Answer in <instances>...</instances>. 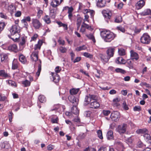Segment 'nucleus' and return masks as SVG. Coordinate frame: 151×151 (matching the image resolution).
I'll return each instance as SVG.
<instances>
[{
	"label": "nucleus",
	"mask_w": 151,
	"mask_h": 151,
	"mask_svg": "<svg viewBox=\"0 0 151 151\" xmlns=\"http://www.w3.org/2000/svg\"><path fill=\"white\" fill-rule=\"evenodd\" d=\"M22 84L24 87L29 86L30 85V82L29 81L26 80L25 81H22Z\"/></svg>",
	"instance_id": "f704fd0d"
},
{
	"label": "nucleus",
	"mask_w": 151,
	"mask_h": 151,
	"mask_svg": "<svg viewBox=\"0 0 151 151\" xmlns=\"http://www.w3.org/2000/svg\"><path fill=\"white\" fill-rule=\"evenodd\" d=\"M63 0H52L50 5L52 7L55 8L59 5Z\"/></svg>",
	"instance_id": "1a4fd4ad"
},
{
	"label": "nucleus",
	"mask_w": 151,
	"mask_h": 151,
	"mask_svg": "<svg viewBox=\"0 0 151 151\" xmlns=\"http://www.w3.org/2000/svg\"><path fill=\"white\" fill-rule=\"evenodd\" d=\"M86 134L85 133H81L79 135L78 137L79 138L83 139L85 138L86 136Z\"/></svg>",
	"instance_id": "6e6d98bb"
},
{
	"label": "nucleus",
	"mask_w": 151,
	"mask_h": 151,
	"mask_svg": "<svg viewBox=\"0 0 151 151\" xmlns=\"http://www.w3.org/2000/svg\"><path fill=\"white\" fill-rule=\"evenodd\" d=\"M136 132L138 134H146L148 132V130L146 128L139 129L136 130Z\"/></svg>",
	"instance_id": "cd10ccee"
},
{
	"label": "nucleus",
	"mask_w": 151,
	"mask_h": 151,
	"mask_svg": "<svg viewBox=\"0 0 151 151\" xmlns=\"http://www.w3.org/2000/svg\"><path fill=\"white\" fill-rule=\"evenodd\" d=\"M115 71L117 73H120L122 74H124L126 73L125 71L122 69L119 68H117L115 70Z\"/></svg>",
	"instance_id": "8fccbe9b"
},
{
	"label": "nucleus",
	"mask_w": 151,
	"mask_h": 151,
	"mask_svg": "<svg viewBox=\"0 0 151 151\" xmlns=\"http://www.w3.org/2000/svg\"><path fill=\"white\" fill-rule=\"evenodd\" d=\"M82 21V19L81 18H78L77 21V30H79L80 27L81 25Z\"/></svg>",
	"instance_id": "79ce46f5"
},
{
	"label": "nucleus",
	"mask_w": 151,
	"mask_h": 151,
	"mask_svg": "<svg viewBox=\"0 0 151 151\" xmlns=\"http://www.w3.org/2000/svg\"><path fill=\"white\" fill-rule=\"evenodd\" d=\"M38 99L40 101L41 103H44L46 101L45 97L43 95H40L38 96Z\"/></svg>",
	"instance_id": "ea45409f"
},
{
	"label": "nucleus",
	"mask_w": 151,
	"mask_h": 151,
	"mask_svg": "<svg viewBox=\"0 0 151 151\" xmlns=\"http://www.w3.org/2000/svg\"><path fill=\"white\" fill-rule=\"evenodd\" d=\"M133 109L134 111H139L141 110V108L139 106H135L134 108Z\"/></svg>",
	"instance_id": "5fc2aeb1"
},
{
	"label": "nucleus",
	"mask_w": 151,
	"mask_h": 151,
	"mask_svg": "<svg viewBox=\"0 0 151 151\" xmlns=\"http://www.w3.org/2000/svg\"><path fill=\"white\" fill-rule=\"evenodd\" d=\"M114 49L112 47H110L108 48L106 52L107 55L110 58L113 56Z\"/></svg>",
	"instance_id": "2eb2a0df"
},
{
	"label": "nucleus",
	"mask_w": 151,
	"mask_h": 151,
	"mask_svg": "<svg viewBox=\"0 0 151 151\" xmlns=\"http://www.w3.org/2000/svg\"><path fill=\"white\" fill-rule=\"evenodd\" d=\"M106 136L108 139H112L113 138V132L112 131H109L107 133Z\"/></svg>",
	"instance_id": "2f4dec72"
},
{
	"label": "nucleus",
	"mask_w": 151,
	"mask_h": 151,
	"mask_svg": "<svg viewBox=\"0 0 151 151\" xmlns=\"http://www.w3.org/2000/svg\"><path fill=\"white\" fill-rule=\"evenodd\" d=\"M19 61L22 63L24 64L26 62V60L25 57L22 55H21L19 56Z\"/></svg>",
	"instance_id": "37998d69"
},
{
	"label": "nucleus",
	"mask_w": 151,
	"mask_h": 151,
	"mask_svg": "<svg viewBox=\"0 0 151 151\" xmlns=\"http://www.w3.org/2000/svg\"><path fill=\"white\" fill-rule=\"evenodd\" d=\"M26 42V38L22 37L21 38V40L20 42V45H23Z\"/></svg>",
	"instance_id": "864d4df0"
},
{
	"label": "nucleus",
	"mask_w": 151,
	"mask_h": 151,
	"mask_svg": "<svg viewBox=\"0 0 151 151\" xmlns=\"http://www.w3.org/2000/svg\"><path fill=\"white\" fill-rule=\"evenodd\" d=\"M0 76L5 78L10 77L9 75L6 73L4 70H0Z\"/></svg>",
	"instance_id": "aec40b11"
},
{
	"label": "nucleus",
	"mask_w": 151,
	"mask_h": 151,
	"mask_svg": "<svg viewBox=\"0 0 151 151\" xmlns=\"http://www.w3.org/2000/svg\"><path fill=\"white\" fill-rule=\"evenodd\" d=\"M79 88H72L70 90V93L71 94L70 95H73L77 94L79 91Z\"/></svg>",
	"instance_id": "72a5a7b5"
},
{
	"label": "nucleus",
	"mask_w": 151,
	"mask_h": 151,
	"mask_svg": "<svg viewBox=\"0 0 151 151\" xmlns=\"http://www.w3.org/2000/svg\"><path fill=\"white\" fill-rule=\"evenodd\" d=\"M56 15V9H52L50 10V16L51 18L54 19Z\"/></svg>",
	"instance_id": "7c9ffc66"
},
{
	"label": "nucleus",
	"mask_w": 151,
	"mask_h": 151,
	"mask_svg": "<svg viewBox=\"0 0 151 151\" xmlns=\"http://www.w3.org/2000/svg\"><path fill=\"white\" fill-rule=\"evenodd\" d=\"M110 117L112 121L117 122L120 118V113L118 111H114L111 113Z\"/></svg>",
	"instance_id": "39448f33"
},
{
	"label": "nucleus",
	"mask_w": 151,
	"mask_h": 151,
	"mask_svg": "<svg viewBox=\"0 0 151 151\" xmlns=\"http://www.w3.org/2000/svg\"><path fill=\"white\" fill-rule=\"evenodd\" d=\"M45 22L47 24H50L51 22L49 17L48 15L45 16L43 18Z\"/></svg>",
	"instance_id": "c03bdc74"
},
{
	"label": "nucleus",
	"mask_w": 151,
	"mask_h": 151,
	"mask_svg": "<svg viewBox=\"0 0 151 151\" xmlns=\"http://www.w3.org/2000/svg\"><path fill=\"white\" fill-rule=\"evenodd\" d=\"M127 127V125L123 124L118 126L117 130L119 134H124L126 132Z\"/></svg>",
	"instance_id": "423d86ee"
},
{
	"label": "nucleus",
	"mask_w": 151,
	"mask_h": 151,
	"mask_svg": "<svg viewBox=\"0 0 151 151\" xmlns=\"http://www.w3.org/2000/svg\"><path fill=\"white\" fill-rule=\"evenodd\" d=\"M68 98L70 102L74 104V105H77L78 101V98L75 97L72 95H70L68 97Z\"/></svg>",
	"instance_id": "f8f14e48"
},
{
	"label": "nucleus",
	"mask_w": 151,
	"mask_h": 151,
	"mask_svg": "<svg viewBox=\"0 0 151 151\" xmlns=\"http://www.w3.org/2000/svg\"><path fill=\"white\" fill-rule=\"evenodd\" d=\"M5 25L4 22L0 23V32H1L4 29Z\"/></svg>",
	"instance_id": "052dcab7"
},
{
	"label": "nucleus",
	"mask_w": 151,
	"mask_h": 151,
	"mask_svg": "<svg viewBox=\"0 0 151 151\" xmlns=\"http://www.w3.org/2000/svg\"><path fill=\"white\" fill-rule=\"evenodd\" d=\"M145 139L148 143H151V136L148 134H145L144 135Z\"/></svg>",
	"instance_id": "c85d7f7f"
},
{
	"label": "nucleus",
	"mask_w": 151,
	"mask_h": 151,
	"mask_svg": "<svg viewBox=\"0 0 151 151\" xmlns=\"http://www.w3.org/2000/svg\"><path fill=\"white\" fill-rule=\"evenodd\" d=\"M103 113L104 115L107 116L110 113V111L109 110H103Z\"/></svg>",
	"instance_id": "680f3d73"
},
{
	"label": "nucleus",
	"mask_w": 151,
	"mask_h": 151,
	"mask_svg": "<svg viewBox=\"0 0 151 151\" xmlns=\"http://www.w3.org/2000/svg\"><path fill=\"white\" fill-rule=\"evenodd\" d=\"M51 74L53 78V81L55 83H58L60 80L59 75L56 73H51Z\"/></svg>",
	"instance_id": "dca6fc26"
},
{
	"label": "nucleus",
	"mask_w": 151,
	"mask_h": 151,
	"mask_svg": "<svg viewBox=\"0 0 151 151\" xmlns=\"http://www.w3.org/2000/svg\"><path fill=\"white\" fill-rule=\"evenodd\" d=\"M107 147H101L98 150V151H107Z\"/></svg>",
	"instance_id": "69168bd1"
},
{
	"label": "nucleus",
	"mask_w": 151,
	"mask_h": 151,
	"mask_svg": "<svg viewBox=\"0 0 151 151\" xmlns=\"http://www.w3.org/2000/svg\"><path fill=\"white\" fill-rule=\"evenodd\" d=\"M83 12L85 14L86 13L88 14H90L91 17H92L93 16L94 14V11L88 9L84 10V12Z\"/></svg>",
	"instance_id": "c9c22d12"
},
{
	"label": "nucleus",
	"mask_w": 151,
	"mask_h": 151,
	"mask_svg": "<svg viewBox=\"0 0 151 151\" xmlns=\"http://www.w3.org/2000/svg\"><path fill=\"white\" fill-rule=\"evenodd\" d=\"M18 64L17 60L16 59H14L12 63V69L13 70L17 69Z\"/></svg>",
	"instance_id": "4be33fe9"
},
{
	"label": "nucleus",
	"mask_w": 151,
	"mask_h": 151,
	"mask_svg": "<svg viewBox=\"0 0 151 151\" xmlns=\"http://www.w3.org/2000/svg\"><path fill=\"white\" fill-rule=\"evenodd\" d=\"M122 21V18L121 16H116L115 19V22L116 23H120Z\"/></svg>",
	"instance_id": "49530a36"
},
{
	"label": "nucleus",
	"mask_w": 151,
	"mask_h": 151,
	"mask_svg": "<svg viewBox=\"0 0 151 151\" xmlns=\"http://www.w3.org/2000/svg\"><path fill=\"white\" fill-rule=\"evenodd\" d=\"M58 119L56 116H53L51 118V122L52 123H57Z\"/></svg>",
	"instance_id": "e433bc0d"
},
{
	"label": "nucleus",
	"mask_w": 151,
	"mask_h": 151,
	"mask_svg": "<svg viewBox=\"0 0 151 151\" xmlns=\"http://www.w3.org/2000/svg\"><path fill=\"white\" fill-rule=\"evenodd\" d=\"M1 61L2 63L5 62L7 61L8 55L7 54L2 53L0 55Z\"/></svg>",
	"instance_id": "6ab92c4d"
},
{
	"label": "nucleus",
	"mask_w": 151,
	"mask_h": 151,
	"mask_svg": "<svg viewBox=\"0 0 151 151\" xmlns=\"http://www.w3.org/2000/svg\"><path fill=\"white\" fill-rule=\"evenodd\" d=\"M83 55L88 58H92L93 57V55L91 54H90L87 53V52H84L83 53Z\"/></svg>",
	"instance_id": "603ef678"
},
{
	"label": "nucleus",
	"mask_w": 151,
	"mask_h": 151,
	"mask_svg": "<svg viewBox=\"0 0 151 151\" xmlns=\"http://www.w3.org/2000/svg\"><path fill=\"white\" fill-rule=\"evenodd\" d=\"M86 36L89 39L92 40L94 43L96 42V40L93 35L92 34H86Z\"/></svg>",
	"instance_id": "58836bf2"
},
{
	"label": "nucleus",
	"mask_w": 151,
	"mask_h": 151,
	"mask_svg": "<svg viewBox=\"0 0 151 151\" xmlns=\"http://www.w3.org/2000/svg\"><path fill=\"white\" fill-rule=\"evenodd\" d=\"M103 14L104 16L106 18L110 19L112 14L110 11L104 10L103 11Z\"/></svg>",
	"instance_id": "412c9836"
},
{
	"label": "nucleus",
	"mask_w": 151,
	"mask_h": 151,
	"mask_svg": "<svg viewBox=\"0 0 151 151\" xmlns=\"http://www.w3.org/2000/svg\"><path fill=\"white\" fill-rule=\"evenodd\" d=\"M8 49L12 51L17 52V46L15 44L12 45L8 47Z\"/></svg>",
	"instance_id": "c756f323"
},
{
	"label": "nucleus",
	"mask_w": 151,
	"mask_h": 151,
	"mask_svg": "<svg viewBox=\"0 0 151 151\" xmlns=\"http://www.w3.org/2000/svg\"><path fill=\"white\" fill-rule=\"evenodd\" d=\"M38 37V35L36 34H35L33 36L31 37V40H30V41H35L36 40L37 38Z\"/></svg>",
	"instance_id": "bf43d9fd"
},
{
	"label": "nucleus",
	"mask_w": 151,
	"mask_h": 151,
	"mask_svg": "<svg viewBox=\"0 0 151 151\" xmlns=\"http://www.w3.org/2000/svg\"><path fill=\"white\" fill-rule=\"evenodd\" d=\"M151 14V10L149 9H147L145 10L141 13L142 16H146Z\"/></svg>",
	"instance_id": "473e14b6"
},
{
	"label": "nucleus",
	"mask_w": 151,
	"mask_h": 151,
	"mask_svg": "<svg viewBox=\"0 0 151 151\" xmlns=\"http://www.w3.org/2000/svg\"><path fill=\"white\" fill-rule=\"evenodd\" d=\"M32 22L33 26L36 29H39L42 25L39 20L36 19H32Z\"/></svg>",
	"instance_id": "0eeeda50"
},
{
	"label": "nucleus",
	"mask_w": 151,
	"mask_h": 151,
	"mask_svg": "<svg viewBox=\"0 0 151 151\" xmlns=\"http://www.w3.org/2000/svg\"><path fill=\"white\" fill-rule=\"evenodd\" d=\"M58 42L60 44L62 45H64L65 43V41L61 39L60 38L58 40Z\"/></svg>",
	"instance_id": "338daca9"
},
{
	"label": "nucleus",
	"mask_w": 151,
	"mask_h": 151,
	"mask_svg": "<svg viewBox=\"0 0 151 151\" xmlns=\"http://www.w3.org/2000/svg\"><path fill=\"white\" fill-rule=\"evenodd\" d=\"M127 66L129 68L132 69L133 68V66L132 64V61L129 60H128L126 61Z\"/></svg>",
	"instance_id": "a18cd8bd"
},
{
	"label": "nucleus",
	"mask_w": 151,
	"mask_h": 151,
	"mask_svg": "<svg viewBox=\"0 0 151 151\" xmlns=\"http://www.w3.org/2000/svg\"><path fill=\"white\" fill-rule=\"evenodd\" d=\"M145 2L143 0H140L135 4L136 9L139 10L141 9L145 5Z\"/></svg>",
	"instance_id": "9b49d317"
},
{
	"label": "nucleus",
	"mask_w": 151,
	"mask_h": 151,
	"mask_svg": "<svg viewBox=\"0 0 151 151\" xmlns=\"http://www.w3.org/2000/svg\"><path fill=\"white\" fill-rule=\"evenodd\" d=\"M86 28L91 30H92V29L91 26H89L88 25L85 23L84 22H83L81 26L80 32L83 33H84L86 31Z\"/></svg>",
	"instance_id": "6e6552de"
},
{
	"label": "nucleus",
	"mask_w": 151,
	"mask_h": 151,
	"mask_svg": "<svg viewBox=\"0 0 151 151\" xmlns=\"http://www.w3.org/2000/svg\"><path fill=\"white\" fill-rule=\"evenodd\" d=\"M87 48L86 47L85 45H83L82 46L78 47H77L75 50L77 51H79L83 50H85Z\"/></svg>",
	"instance_id": "a19ab883"
},
{
	"label": "nucleus",
	"mask_w": 151,
	"mask_h": 151,
	"mask_svg": "<svg viewBox=\"0 0 151 151\" xmlns=\"http://www.w3.org/2000/svg\"><path fill=\"white\" fill-rule=\"evenodd\" d=\"M77 105H73V106L71 109V112L76 115L78 114L79 113V111L76 107Z\"/></svg>",
	"instance_id": "393cba45"
},
{
	"label": "nucleus",
	"mask_w": 151,
	"mask_h": 151,
	"mask_svg": "<svg viewBox=\"0 0 151 151\" xmlns=\"http://www.w3.org/2000/svg\"><path fill=\"white\" fill-rule=\"evenodd\" d=\"M59 50L60 52L62 53H66L67 50V49L63 46H60L59 48Z\"/></svg>",
	"instance_id": "09e8293b"
},
{
	"label": "nucleus",
	"mask_w": 151,
	"mask_h": 151,
	"mask_svg": "<svg viewBox=\"0 0 151 151\" xmlns=\"http://www.w3.org/2000/svg\"><path fill=\"white\" fill-rule=\"evenodd\" d=\"M106 0H97L96 5L99 7H104L106 5Z\"/></svg>",
	"instance_id": "4468645a"
},
{
	"label": "nucleus",
	"mask_w": 151,
	"mask_h": 151,
	"mask_svg": "<svg viewBox=\"0 0 151 151\" xmlns=\"http://www.w3.org/2000/svg\"><path fill=\"white\" fill-rule=\"evenodd\" d=\"M101 35L106 42H110L115 37V35L113 32L104 30L101 32Z\"/></svg>",
	"instance_id": "f03ea898"
},
{
	"label": "nucleus",
	"mask_w": 151,
	"mask_h": 151,
	"mask_svg": "<svg viewBox=\"0 0 151 151\" xmlns=\"http://www.w3.org/2000/svg\"><path fill=\"white\" fill-rule=\"evenodd\" d=\"M10 32L12 35H15L16 36L14 37H11L10 38L14 42L18 41L20 37L19 33L20 32V28L19 25H13L10 29Z\"/></svg>",
	"instance_id": "f257e3e1"
},
{
	"label": "nucleus",
	"mask_w": 151,
	"mask_h": 151,
	"mask_svg": "<svg viewBox=\"0 0 151 151\" xmlns=\"http://www.w3.org/2000/svg\"><path fill=\"white\" fill-rule=\"evenodd\" d=\"M61 70V68L59 66L56 67L55 69V71L56 73H58L60 72Z\"/></svg>",
	"instance_id": "e2e57ef3"
},
{
	"label": "nucleus",
	"mask_w": 151,
	"mask_h": 151,
	"mask_svg": "<svg viewBox=\"0 0 151 151\" xmlns=\"http://www.w3.org/2000/svg\"><path fill=\"white\" fill-rule=\"evenodd\" d=\"M130 56L131 59L133 60H137L139 58L138 54L133 50L130 51Z\"/></svg>",
	"instance_id": "ddd939ff"
},
{
	"label": "nucleus",
	"mask_w": 151,
	"mask_h": 151,
	"mask_svg": "<svg viewBox=\"0 0 151 151\" xmlns=\"http://www.w3.org/2000/svg\"><path fill=\"white\" fill-rule=\"evenodd\" d=\"M8 9L11 14H13L16 11V8L13 4L9 5L8 7Z\"/></svg>",
	"instance_id": "b1692460"
},
{
	"label": "nucleus",
	"mask_w": 151,
	"mask_h": 151,
	"mask_svg": "<svg viewBox=\"0 0 151 151\" xmlns=\"http://www.w3.org/2000/svg\"><path fill=\"white\" fill-rule=\"evenodd\" d=\"M141 43L147 44H149L151 41V38L150 36L147 33H144L141 37L140 38Z\"/></svg>",
	"instance_id": "20e7f679"
},
{
	"label": "nucleus",
	"mask_w": 151,
	"mask_h": 151,
	"mask_svg": "<svg viewBox=\"0 0 151 151\" xmlns=\"http://www.w3.org/2000/svg\"><path fill=\"white\" fill-rule=\"evenodd\" d=\"M116 63L119 64H124L126 63V61L122 57H119L117 58Z\"/></svg>",
	"instance_id": "a878e982"
},
{
	"label": "nucleus",
	"mask_w": 151,
	"mask_h": 151,
	"mask_svg": "<svg viewBox=\"0 0 151 151\" xmlns=\"http://www.w3.org/2000/svg\"><path fill=\"white\" fill-rule=\"evenodd\" d=\"M91 101L90 95L86 96L84 100V104L86 105Z\"/></svg>",
	"instance_id": "bb28decb"
},
{
	"label": "nucleus",
	"mask_w": 151,
	"mask_h": 151,
	"mask_svg": "<svg viewBox=\"0 0 151 151\" xmlns=\"http://www.w3.org/2000/svg\"><path fill=\"white\" fill-rule=\"evenodd\" d=\"M118 53L119 55L121 56L124 55L125 54V50L122 48L119 49Z\"/></svg>",
	"instance_id": "de8ad7c7"
},
{
	"label": "nucleus",
	"mask_w": 151,
	"mask_h": 151,
	"mask_svg": "<svg viewBox=\"0 0 151 151\" xmlns=\"http://www.w3.org/2000/svg\"><path fill=\"white\" fill-rule=\"evenodd\" d=\"M84 6L81 3H79V4L78 9L79 10L83 11L84 9Z\"/></svg>",
	"instance_id": "13d9d810"
},
{
	"label": "nucleus",
	"mask_w": 151,
	"mask_h": 151,
	"mask_svg": "<svg viewBox=\"0 0 151 151\" xmlns=\"http://www.w3.org/2000/svg\"><path fill=\"white\" fill-rule=\"evenodd\" d=\"M99 57L102 62L104 63H107L110 58L108 55L106 56L101 54L99 55Z\"/></svg>",
	"instance_id": "9d476101"
},
{
	"label": "nucleus",
	"mask_w": 151,
	"mask_h": 151,
	"mask_svg": "<svg viewBox=\"0 0 151 151\" xmlns=\"http://www.w3.org/2000/svg\"><path fill=\"white\" fill-rule=\"evenodd\" d=\"M22 14L21 12L20 11H18L15 14V16L17 17H20Z\"/></svg>",
	"instance_id": "774afa93"
},
{
	"label": "nucleus",
	"mask_w": 151,
	"mask_h": 151,
	"mask_svg": "<svg viewBox=\"0 0 151 151\" xmlns=\"http://www.w3.org/2000/svg\"><path fill=\"white\" fill-rule=\"evenodd\" d=\"M57 23L60 27H63L64 28V30H67L68 29V28L67 24L63 23L60 22H58Z\"/></svg>",
	"instance_id": "4c0bfd02"
},
{
	"label": "nucleus",
	"mask_w": 151,
	"mask_h": 151,
	"mask_svg": "<svg viewBox=\"0 0 151 151\" xmlns=\"http://www.w3.org/2000/svg\"><path fill=\"white\" fill-rule=\"evenodd\" d=\"M90 96L91 99V101H96L97 99V97L96 96L93 95H90Z\"/></svg>",
	"instance_id": "0e129e2a"
},
{
	"label": "nucleus",
	"mask_w": 151,
	"mask_h": 151,
	"mask_svg": "<svg viewBox=\"0 0 151 151\" xmlns=\"http://www.w3.org/2000/svg\"><path fill=\"white\" fill-rule=\"evenodd\" d=\"M8 83L9 85L12 86H16V84L14 81L10 80L8 82Z\"/></svg>",
	"instance_id": "4d7b16f0"
},
{
	"label": "nucleus",
	"mask_w": 151,
	"mask_h": 151,
	"mask_svg": "<svg viewBox=\"0 0 151 151\" xmlns=\"http://www.w3.org/2000/svg\"><path fill=\"white\" fill-rule=\"evenodd\" d=\"M117 146V150L118 151H124V148L122 144L120 142H116Z\"/></svg>",
	"instance_id": "a211bd4d"
},
{
	"label": "nucleus",
	"mask_w": 151,
	"mask_h": 151,
	"mask_svg": "<svg viewBox=\"0 0 151 151\" xmlns=\"http://www.w3.org/2000/svg\"><path fill=\"white\" fill-rule=\"evenodd\" d=\"M97 133L98 137L100 139H102L103 138V137L101 131V130H98L97 132Z\"/></svg>",
	"instance_id": "3c124183"
},
{
	"label": "nucleus",
	"mask_w": 151,
	"mask_h": 151,
	"mask_svg": "<svg viewBox=\"0 0 151 151\" xmlns=\"http://www.w3.org/2000/svg\"><path fill=\"white\" fill-rule=\"evenodd\" d=\"M90 107L91 108L96 109L99 107L100 104L96 101H92L90 103Z\"/></svg>",
	"instance_id": "f3484780"
},
{
	"label": "nucleus",
	"mask_w": 151,
	"mask_h": 151,
	"mask_svg": "<svg viewBox=\"0 0 151 151\" xmlns=\"http://www.w3.org/2000/svg\"><path fill=\"white\" fill-rule=\"evenodd\" d=\"M38 51H35L32 52V55H31V59L32 61H34L35 62H36L37 61L39 63L38 66V69L36 73V75L37 76V77L39 76L41 70V62L40 60H38Z\"/></svg>",
	"instance_id": "7ed1b4c3"
},
{
	"label": "nucleus",
	"mask_w": 151,
	"mask_h": 151,
	"mask_svg": "<svg viewBox=\"0 0 151 151\" xmlns=\"http://www.w3.org/2000/svg\"><path fill=\"white\" fill-rule=\"evenodd\" d=\"M42 43L43 42L42 40H39L38 42V43L35 45V46L34 49L35 51H38L37 50H40Z\"/></svg>",
	"instance_id": "5701e85b"
}]
</instances>
